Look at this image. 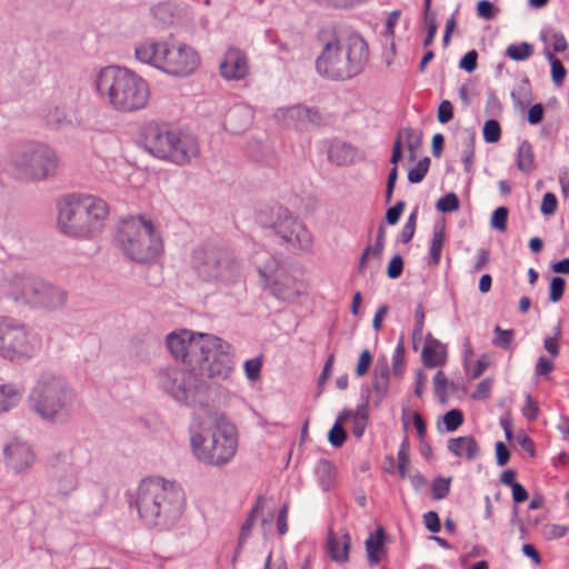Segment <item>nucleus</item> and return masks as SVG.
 I'll return each mask as SVG.
<instances>
[{
    "mask_svg": "<svg viewBox=\"0 0 569 569\" xmlns=\"http://www.w3.org/2000/svg\"><path fill=\"white\" fill-rule=\"evenodd\" d=\"M283 118L289 122L297 127L307 126V116L309 112V107L307 106H292L284 110H280Z\"/></svg>",
    "mask_w": 569,
    "mask_h": 569,
    "instance_id": "39",
    "label": "nucleus"
},
{
    "mask_svg": "<svg viewBox=\"0 0 569 569\" xmlns=\"http://www.w3.org/2000/svg\"><path fill=\"white\" fill-rule=\"evenodd\" d=\"M252 120L251 110L247 107H234L226 116L224 126L233 134L244 131Z\"/></svg>",
    "mask_w": 569,
    "mask_h": 569,
    "instance_id": "25",
    "label": "nucleus"
},
{
    "mask_svg": "<svg viewBox=\"0 0 569 569\" xmlns=\"http://www.w3.org/2000/svg\"><path fill=\"white\" fill-rule=\"evenodd\" d=\"M566 281L561 277H553L550 282L549 299L551 302H558L565 292Z\"/></svg>",
    "mask_w": 569,
    "mask_h": 569,
    "instance_id": "54",
    "label": "nucleus"
},
{
    "mask_svg": "<svg viewBox=\"0 0 569 569\" xmlns=\"http://www.w3.org/2000/svg\"><path fill=\"white\" fill-rule=\"evenodd\" d=\"M508 208L507 207H498L491 217V227L505 231L507 229V220H508Z\"/></svg>",
    "mask_w": 569,
    "mask_h": 569,
    "instance_id": "53",
    "label": "nucleus"
},
{
    "mask_svg": "<svg viewBox=\"0 0 569 569\" xmlns=\"http://www.w3.org/2000/svg\"><path fill=\"white\" fill-rule=\"evenodd\" d=\"M39 278L27 271L14 272L6 278L2 284L3 295L14 302L30 306Z\"/></svg>",
    "mask_w": 569,
    "mask_h": 569,
    "instance_id": "17",
    "label": "nucleus"
},
{
    "mask_svg": "<svg viewBox=\"0 0 569 569\" xmlns=\"http://www.w3.org/2000/svg\"><path fill=\"white\" fill-rule=\"evenodd\" d=\"M220 74L226 80H243L250 73L247 54L234 47H230L220 62Z\"/></svg>",
    "mask_w": 569,
    "mask_h": 569,
    "instance_id": "20",
    "label": "nucleus"
},
{
    "mask_svg": "<svg viewBox=\"0 0 569 569\" xmlns=\"http://www.w3.org/2000/svg\"><path fill=\"white\" fill-rule=\"evenodd\" d=\"M108 214V204L102 199L73 193L60 203L58 224L69 237L87 239L101 231Z\"/></svg>",
    "mask_w": 569,
    "mask_h": 569,
    "instance_id": "6",
    "label": "nucleus"
},
{
    "mask_svg": "<svg viewBox=\"0 0 569 569\" xmlns=\"http://www.w3.org/2000/svg\"><path fill=\"white\" fill-rule=\"evenodd\" d=\"M446 430L448 432L456 431L463 422L462 411L459 409H451L442 417Z\"/></svg>",
    "mask_w": 569,
    "mask_h": 569,
    "instance_id": "45",
    "label": "nucleus"
},
{
    "mask_svg": "<svg viewBox=\"0 0 569 569\" xmlns=\"http://www.w3.org/2000/svg\"><path fill=\"white\" fill-rule=\"evenodd\" d=\"M22 387L14 383L0 385V413L14 408L22 397Z\"/></svg>",
    "mask_w": 569,
    "mask_h": 569,
    "instance_id": "29",
    "label": "nucleus"
},
{
    "mask_svg": "<svg viewBox=\"0 0 569 569\" xmlns=\"http://www.w3.org/2000/svg\"><path fill=\"white\" fill-rule=\"evenodd\" d=\"M461 160L463 162L466 172L469 173L471 172L472 160L475 157V133L466 131L463 137L461 138Z\"/></svg>",
    "mask_w": 569,
    "mask_h": 569,
    "instance_id": "38",
    "label": "nucleus"
},
{
    "mask_svg": "<svg viewBox=\"0 0 569 569\" xmlns=\"http://www.w3.org/2000/svg\"><path fill=\"white\" fill-rule=\"evenodd\" d=\"M539 408L538 403L532 399L530 395L526 397V403L522 408V415L529 421H535L538 418Z\"/></svg>",
    "mask_w": 569,
    "mask_h": 569,
    "instance_id": "63",
    "label": "nucleus"
},
{
    "mask_svg": "<svg viewBox=\"0 0 569 569\" xmlns=\"http://www.w3.org/2000/svg\"><path fill=\"white\" fill-rule=\"evenodd\" d=\"M557 197L552 192H546L542 197L540 211L545 216H552L557 210Z\"/></svg>",
    "mask_w": 569,
    "mask_h": 569,
    "instance_id": "59",
    "label": "nucleus"
},
{
    "mask_svg": "<svg viewBox=\"0 0 569 569\" xmlns=\"http://www.w3.org/2000/svg\"><path fill=\"white\" fill-rule=\"evenodd\" d=\"M46 124L54 129L73 128L81 124V118L72 102L54 101L42 111Z\"/></svg>",
    "mask_w": 569,
    "mask_h": 569,
    "instance_id": "18",
    "label": "nucleus"
},
{
    "mask_svg": "<svg viewBox=\"0 0 569 569\" xmlns=\"http://www.w3.org/2000/svg\"><path fill=\"white\" fill-rule=\"evenodd\" d=\"M447 386L448 378L446 377L445 372L441 370L437 371L433 377V387L436 396L441 400H443L446 397Z\"/></svg>",
    "mask_w": 569,
    "mask_h": 569,
    "instance_id": "58",
    "label": "nucleus"
},
{
    "mask_svg": "<svg viewBox=\"0 0 569 569\" xmlns=\"http://www.w3.org/2000/svg\"><path fill=\"white\" fill-rule=\"evenodd\" d=\"M437 117L440 123H448L453 118V108L449 100L440 102Z\"/></svg>",
    "mask_w": 569,
    "mask_h": 569,
    "instance_id": "62",
    "label": "nucleus"
},
{
    "mask_svg": "<svg viewBox=\"0 0 569 569\" xmlns=\"http://www.w3.org/2000/svg\"><path fill=\"white\" fill-rule=\"evenodd\" d=\"M450 478L438 477L432 482V497L433 499H445L450 491Z\"/></svg>",
    "mask_w": 569,
    "mask_h": 569,
    "instance_id": "48",
    "label": "nucleus"
},
{
    "mask_svg": "<svg viewBox=\"0 0 569 569\" xmlns=\"http://www.w3.org/2000/svg\"><path fill=\"white\" fill-rule=\"evenodd\" d=\"M207 337L208 333L181 329L170 332L166 338V345L174 359L181 360L192 368V363H194V359Z\"/></svg>",
    "mask_w": 569,
    "mask_h": 569,
    "instance_id": "16",
    "label": "nucleus"
},
{
    "mask_svg": "<svg viewBox=\"0 0 569 569\" xmlns=\"http://www.w3.org/2000/svg\"><path fill=\"white\" fill-rule=\"evenodd\" d=\"M293 250L310 251L313 239L306 224L287 208L278 206L270 209V220H260Z\"/></svg>",
    "mask_w": 569,
    "mask_h": 569,
    "instance_id": "15",
    "label": "nucleus"
},
{
    "mask_svg": "<svg viewBox=\"0 0 569 569\" xmlns=\"http://www.w3.org/2000/svg\"><path fill=\"white\" fill-rule=\"evenodd\" d=\"M429 166H430V159L428 157H425L421 160H419V162L416 164V167L409 170L408 180L411 183L421 182L425 179V177L429 170Z\"/></svg>",
    "mask_w": 569,
    "mask_h": 569,
    "instance_id": "43",
    "label": "nucleus"
},
{
    "mask_svg": "<svg viewBox=\"0 0 569 569\" xmlns=\"http://www.w3.org/2000/svg\"><path fill=\"white\" fill-rule=\"evenodd\" d=\"M545 57L551 64V78L553 83L557 87L561 86L567 74L566 68L551 50H545Z\"/></svg>",
    "mask_w": 569,
    "mask_h": 569,
    "instance_id": "40",
    "label": "nucleus"
},
{
    "mask_svg": "<svg viewBox=\"0 0 569 569\" xmlns=\"http://www.w3.org/2000/svg\"><path fill=\"white\" fill-rule=\"evenodd\" d=\"M347 439V432L341 426V419H337L333 427L328 433V440L335 448H339L343 445Z\"/></svg>",
    "mask_w": 569,
    "mask_h": 569,
    "instance_id": "46",
    "label": "nucleus"
},
{
    "mask_svg": "<svg viewBox=\"0 0 569 569\" xmlns=\"http://www.w3.org/2000/svg\"><path fill=\"white\" fill-rule=\"evenodd\" d=\"M34 291L29 306L34 309L59 310L68 301V292L63 288L42 278H39Z\"/></svg>",
    "mask_w": 569,
    "mask_h": 569,
    "instance_id": "19",
    "label": "nucleus"
},
{
    "mask_svg": "<svg viewBox=\"0 0 569 569\" xmlns=\"http://www.w3.org/2000/svg\"><path fill=\"white\" fill-rule=\"evenodd\" d=\"M389 388V366L386 360L378 361L373 372L372 390L376 393L377 402H380L387 395Z\"/></svg>",
    "mask_w": 569,
    "mask_h": 569,
    "instance_id": "28",
    "label": "nucleus"
},
{
    "mask_svg": "<svg viewBox=\"0 0 569 569\" xmlns=\"http://www.w3.org/2000/svg\"><path fill=\"white\" fill-rule=\"evenodd\" d=\"M6 465L16 473L29 470L36 461L31 447L23 441L14 440L4 448Z\"/></svg>",
    "mask_w": 569,
    "mask_h": 569,
    "instance_id": "21",
    "label": "nucleus"
},
{
    "mask_svg": "<svg viewBox=\"0 0 569 569\" xmlns=\"http://www.w3.org/2000/svg\"><path fill=\"white\" fill-rule=\"evenodd\" d=\"M264 256L267 257L264 264H262L261 261L259 260V254L254 257V263L257 264V269L260 277L263 278L266 281H269L270 278L272 277L273 271H276L278 267V261L268 253H264Z\"/></svg>",
    "mask_w": 569,
    "mask_h": 569,
    "instance_id": "42",
    "label": "nucleus"
},
{
    "mask_svg": "<svg viewBox=\"0 0 569 569\" xmlns=\"http://www.w3.org/2000/svg\"><path fill=\"white\" fill-rule=\"evenodd\" d=\"M417 216L418 212L415 210L408 217L406 224L403 226L400 233V241L403 243H408L415 236L416 224H417Z\"/></svg>",
    "mask_w": 569,
    "mask_h": 569,
    "instance_id": "52",
    "label": "nucleus"
},
{
    "mask_svg": "<svg viewBox=\"0 0 569 569\" xmlns=\"http://www.w3.org/2000/svg\"><path fill=\"white\" fill-rule=\"evenodd\" d=\"M136 58L173 77H188L200 64L198 52L184 43H167L147 39L134 49Z\"/></svg>",
    "mask_w": 569,
    "mask_h": 569,
    "instance_id": "7",
    "label": "nucleus"
},
{
    "mask_svg": "<svg viewBox=\"0 0 569 569\" xmlns=\"http://www.w3.org/2000/svg\"><path fill=\"white\" fill-rule=\"evenodd\" d=\"M193 266L206 281L232 283L241 274L239 261L232 253L220 248H199L193 251Z\"/></svg>",
    "mask_w": 569,
    "mask_h": 569,
    "instance_id": "12",
    "label": "nucleus"
},
{
    "mask_svg": "<svg viewBox=\"0 0 569 569\" xmlns=\"http://www.w3.org/2000/svg\"><path fill=\"white\" fill-rule=\"evenodd\" d=\"M493 332L496 337L493 338L492 343L496 347L507 349L511 345L515 336L513 330H505L499 326H496Z\"/></svg>",
    "mask_w": 569,
    "mask_h": 569,
    "instance_id": "49",
    "label": "nucleus"
},
{
    "mask_svg": "<svg viewBox=\"0 0 569 569\" xmlns=\"http://www.w3.org/2000/svg\"><path fill=\"white\" fill-rule=\"evenodd\" d=\"M351 546V537L345 532L341 537L330 533L327 541V549L330 558L336 562H345L348 560L349 549Z\"/></svg>",
    "mask_w": 569,
    "mask_h": 569,
    "instance_id": "26",
    "label": "nucleus"
},
{
    "mask_svg": "<svg viewBox=\"0 0 569 569\" xmlns=\"http://www.w3.org/2000/svg\"><path fill=\"white\" fill-rule=\"evenodd\" d=\"M399 133H401V140L405 138L407 148L410 151L409 159L411 161H415L417 159V152L422 147V132L420 130L406 128L402 131H400Z\"/></svg>",
    "mask_w": 569,
    "mask_h": 569,
    "instance_id": "35",
    "label": "nucleus"
},
{
    "mask_svg": "<svg viewBox=\"0 0 569 569\" xmlns=\"http://www.w3.org/2000/svg\"><path fill=\"white\" fill-rule=\"evenodd\" d=\"M403 361H405V346L403 342L400 341L392 355V373L396 377H400L403 372Z\"/></svg>",
    "mask_w": 569,
    "mask_h": 569,
    "instance_id": "51",
    "label": "nucleus"
},
{
    "mask_svg": "<svg viewBox=\"0 0 569 569\" xmlns=\"http://www.w3.org/2000/svg\"><path fill=\"white\" fill-rule=\"evenodd\" d=\"M423 365L428 368H435L441 366L446 361L445 347L440 341L428 337L422 352H421Z\"/></svg>",
    "mask_w": 569,
    "mask_h": 569,
    "instance_id": "27",
    "label": "nucleus"
},
{
    "mask_svg": "<svg viewBox=\"0 0 569 569\" xmlns=\"http://www.w3.org/2000/svg\"><path fill=\"white\" fill-rule=\"evenodd\" d=\"M157 386L176 401L187 406L200 402L209 386L192 368L184 369L177 366L160 368L156 373Z\"/></svg>",
    "mask_w": 569,
    "mask_h": 569,
    "instance_id": "10",
    "label": "nucleus"
},
{
    "mask_svg": "<svg viewBox=\"0 0 569 569\" xmlns=\"http://www.w3.org/2000/svg\"><path fill=\"white\" fill-rule=\"evenodd\" d=\"M118 241L123 254L138 263L156 261L162 252V239L151 220L141 216L123 220Z\"/></svg>",
    "mask_w": 569,
    "mask_h": 569,
    "instance_id": "9",
    "label": "nucleus"
},
{
    "mask_svg": "<svg viewBox=\"0 0 569 569\" xmlns=\"http://www.w3.org/2000/svg\"><path fill=\"white\" fill-rule=\"evenodd\" d=\"M425 325V310L422 303H419L415 311V326L412 330V339L416 342L422 338Z\"/></svg>",
    "mask_w": 569,
    "mask_h": 569,
    "instance_id": "55",
    "label": "nucleus"
},
{
    "mask_svg": "<svg viewBox=\"0 0 569 569\" xmlns=\"http://www.w3.org/2000/svg\"><path fill=\"white\" fill-rule=\"evenodd\" d=\"M0 241L2 246H7L10 249L19 246L21 242V230L18 222L13 220H7L0 226Z\"/></svg>",
    "mask_w": 569,
    "mask_h": 569,
    "instance_id": "31",
    "label": "nucleus"
},
{
    "mask_svg": "<svg viewBox=\"0 0 569 569\" xmlns=\"http://www.w3.org/2000/svg\"><path fill=\"white\" fill-rule=\"evenodd\" d=\"M448 450L457 457L475 460L479 456V446L473 437L463 436L448 440Z\"/></svg>",
    "mask_w": 569,
    "mask_h": 569,
    "instance_id": "24",
    "label": "nucleus"
},
{
    "mask_svg": "<svg viewBox=\"0 0 569 569\" xmlns=\"http://www.w3.org/2000/svg\"><path fill=\"white\" fill-rule=\"evenodd\" d=\"M317 480L322 490L328 491L336 481V468L327 459H320L316 465Z\"/></svg>",
    "mask_w": 569,
    "mask_h": 569,
    "instance_id": "30",
    "label": "nucleus"
},
{
    "mask_svg": "<svg viewBox=\"0 0 569 569\" xmlns=\"http://www.w3.org/2000/svg\"><path fill=\"white\" fill-rule=\"evenodd\" d=\"M262 368L261 357L249 359L244 362V372L249 380L254 381L260 377Z\"/></svg>",
    "mask_w": 569,
    "mask_h": 569,
    "instance_id": "56",
    "label": "nucleus"
},
{
    "mask_svg": "<svg viewBox=\"0 0 569 569\" xmlns=\"http://www.w3.org/2000/svg\"><path fill=\"white\" fill-rule=\"evenodd\" d=\"M533 53V47L527 42L519 44H510L506 49V56L515 61H523L530 58Z\"/></svg>",
    "mask_w": 569,
    "mask_h": 569,
    "instance_id": "41",
    "label": "nucleus"
},
{
    "mask_svg": "<svg viewBox=\"0 0 569 569\" xmlns=\"http://www.w3.org/2000/svg\"><path fill=\"white\" fill-rule=\"evenodd\" d=\"M78 471L74 468H68L61 471L52 481L51 490L53 495L67 498L78 489Z\"/></svg>",
    "mask_w": 569,
    "mask_h": 569,
    "instance_id": "23",
    "label": "nucleus"
},
{
    "mask_svg": "<svg viewBox=\"0 0 569 569\" xmlns=\"http://www.w3.org/2000/svg\"><path fill=\"white\" fill-rule=\"evenodd\" d=\"M446 234L443 226H436L433 228L432 240L430 244V264L438 266L441 258V251L443 248Z\"/></svg>",
    "mask_w": 569,
    "mask_h": 569,
    "instance_id": "34",
    "label": "nucleus"
},
{
    "mask_svg": "<svg viewBox=\"0 0 569 569\" xmlns=\"http://www.w3.org/2000/svg\"><path fill=\"white\" fill-rule=\"evenodd\" d=\"M386 532L382 527H379L375 533H371L366 540V550L368 559L371 563H378L379 557L377 555L378 549L383 545Z\"/></svg>",
    "mask_w": 569,
    "mask_h": 569,
    "instance_id": "36",
    "label": "nucleus"
},
{
    "mask_svg": "<svg viewBox=\"0 0 569 569\" xmlns=\"http://www.w3.org/2000/svg\"><path fill=\"white\" fill-rule=\"evenodd\" d=\"M436 207L441 212L455 211L459 208V198L456 193L449 192L437 201Z\"/></svg>",
    "mask_w": 569,
    "mask_h": 569,
    "instance_id": "50",
    "label": "nucleus"
},
{
    "mask_svg": "<svg viewBox=\"0 0 569 569\" xmlns=\"http://www.w3.org/2000/svg\"><path fill=\"white\" fill-rule=\"evenodd\" d=\"M99 96L120 112H136L150 100L148 82L136 72L117 66L102 68L96 80Z\"/></svg>",
    "mask_w": 569,
    "mask_h": 569,
    "instance_id": "3",
    "label": "nucleus"
},
{
    "mask_svg": "<svg viewBox=\"0 0 569 569\" xmlns=\"http://www.w3.org/2000/svg\"><path fill=\"white\" fill-rule=\"evenodd\" d=\"M561 337V328L560 325L556 327V332L552 337L545 338L543 347L545 349L555 358L559 355V340Z\"/></svg>",
    "mask_w": 569,
    "mask_h": 569,
    "instance_id": "57",
    "label": "nucleus"
},
{
    "mask_svg": "<svg viewBox=\"0 0 569 569\" xmlns=\"http://www.w3.org/2000/svg\"><path fill=\"white\" fill-rule=\"evenodd\" d=\"M204 339L192 363V370L202 379H228L234 367L231 345L213 335H208Z\"/></svg>",
    "mask_w": 569,
    "mask_h": 569,
    "instance_id": "11",
    "label": "nucleus"
},
{
    "mask_svg": "<svg viewBox=\"0 0 569 569\" xmlns=\"http://www.w3.org/2000/svg\"><path fill=\"white\" fill-rule=\"evenodd\" d=\"M430 4L431 2H425L423 8V23L427 29V37L423 41L425 47H429L432 44L438 29L437 13L431 10Z\"/></svg>",
    "mask_w": 569,
    "mask_h": 569,
    "instance_id": "37",
    "label": "nucleus"
},
{
    "mask_svg": "<svg viewBox=\"0 0 569 569\" xmlns=\"http://www.w3.org/2000/svg\"><path fill=\"white\" fill-rule=\"evenodd\" d=\"M478 53L476 50L468 51L459 61V68L467 72H472L477 68Z\"/></svg>",
    "mask_w": 569,
    "mask_h": 569,
    "instance_id": "61",
    "label": "nucleus"
},
{
    "mask_svg": "<svg viewBox=\"0 0 569 569\" xmlns=\"http://www.w3.org/2000/svg\"><path fill=\"white\" fill-rule=\"evenodd\" d=\"M263 507H264V498L260 496V497H258V499L256 501V505L252 507V509L248 513V517H247L246 521L241 526V530H240V535H239V540H238L239 547H241L248 540V538L250 537L251 531H252V527H253V525L256 522V519H257V513L260 510H262Z\"/></svg>",
    "mask_w": 569,
    "mask_h": 569,
    "instance_id": "33",
    "label": "nucleus"
},
{
    "mask_svg": "<svg viewBox=\"0 0 569 569\" xmlns=\"http://www.w3.org/2000/svg\"><path fill=\"white\" fill-rule=\"evenodd\" d=\"M60 160L49 146L30 142L12 154V164L28 179L40 181L56 174Z\"/></svg>",
    "mask_w": 569,
    "mask_h": 569,
    "instance_id": "13",
    "label": "nucleus"
},
{
    "mask_svg": "<svg viewBox=\"0 0 569 569\" xmlns=\"http://www.w3.org/2000/svg\"><path fill=\"white\" fill-rule=\"evenodd\" d=\"M482 134L483 140L486 142H498L501 137V129L499 122L495 119L487 120L483 126Z\"/></svg>",
    "mask_w": 569,
    "mask_h": 569,
    "instance_id": "44",
    "label": "nucleus"
},
{
    "mask_svg": "<svg viewBox=\"0 0 569 569\" xmlns=\"http://www.w3.org/2000/svg\"><path fill=\"white\" fill-rule=\"evenodd\" d=\"M318 39L322 44L316 60L320 76L343 81L362 72L369 59V48L359 33L327 28L319 32Z\"/></svg>",
    "mask_w": 569,
    "mask_h": 569,
    "instance_id": "1",
    "label": "nucleus"
},
{
    "mask_svg": "<svg viewBox=\"0 0 569 569\" xmlns=\"http://www.w3.org/2000/svg\"><path fill=\"white\" fill-rule=\"evenodd\" d=\"M183 492L174 483L161 478L143 479L137 490L136 506L148 526H167L182 513Z\"/></svg>",
    "mask_w": 569,
    "mask_h": 569,
    "instance_id": "5",
    "label": "nucleus"
},
{
    "mask_svg": "<svg viewBox=\"0 0 569 569\" xmlns=\"http://www.w3.org/2000/svg\"><path fill=\"white\" fill-rule=\"evenodd\" d=\"M406 203L399 200L393 207L389 208L386 212V221L393 226L399 221L400 216L405 210Z\"/></svg>",
    "mask_w": 569,
    "mask_h": 569,
    "instance_id": "64",
    "label": "nucleus"
},
{
    "mask_svg": "<svg viewBox=\"0 0 569 569\" xmlns=\"http://www.w3.org/2000/svg\"><path fill=\"white\" fill-rule=\"evenodd\" d=\"M190 447L194 458L207 466L229 463L238 449L236 426L226 417H214L190 429Z\"/></svg>",
    "mask_w": 569,
    "mask_h": 569,
    "instance_id": "4",
    "label": "nucleus"
},
{
    "mask_svg": "<svg viewBox=\"0 0 569 569\" xmlns=\"http://www.w3.org/2000/svg\"><path fill=\"white\" fill-rule=\"evenodd\" d=\"M403 271V260L401 256L396 254L390 260L388 268H387V274L390 279H397L401 276Z\"/></svg>",
    "mask_w": 569,
    "mask_h": 569,
    "instance_id": "60",
    "label": "nucleus"
},
{
    "mask_svg": "<svg viewBox=\"0 0 569 569\" xmlns=\"http://www.w3.org/2000/svg\"><path fill=\"white\" fill-rule=\"evenodd\" d=\"M271 292L281 300L293 301L300 296L301 286L291 276L281 273L272 282Z\"/></svg>",
    "mask_w": 569,
    "mask_h": 569,
    "instance_id": "22",
    "label": "nucleus"
},
{
    "mask_svg": "<svg viewBox=\"0 0 569 569\" xmlns=\"http://www.w3.org/2000/svg\"><path fill=\"white\" fill-rule=\"evenodd\" d=\"M144 148L153 157L187 164L199 156L196 137L171 130L167 124L150 122L143 130Z\"/></svg>",
    "mask_w": 569,
    "mask_h": 569,
    "instance_id": "8",
    "label": "nucleus"
},
{
    "mask_svg": "<svg viewBox=\"0 0 569 569\" xmlns=\"http://www.w3.org/2000/svg\"><path fill=\"white\" fill-rule=\"evenodd\" d=\"M77 399V391L66 377L46 371L32 385L27 403L41 421L62 423L71 418Z\"/></svg>",
    "mask_w": 569,
    "mask_h": 569,
    "instance_id": "2",
    "label": "nucleus"
},
{
    "mask_svg": "<svg viewBox=\"0 0 569 569\" xmlns=\"http://www.w3.org/2000/svg\"><path fill=\"white\" fill-rule=\"evenodd\" d=\"M517 168L525 173L531 172L535 168V153L528 140H523L518 148Z\"/></svg>",
    "mask_w": 569,
    "mask_h": 569,
    "instance_id": "32",
    "label": "nucleus"
},
{
    "mask_svg": "<svg viewBox=\"0 0 569 569\" xmlns=\"http://www.w3.org/2000/svg\"><path fill=\"white\" fill-rule=\"evenodd\" d=\"M40 343L26 326L9 317H0V356L11 361L30 359Z\"/></svg>",
    "mask_w": 569,
    "mask_h": 569,
    "instance_id": "14",
    "label": "nucleus"
},
{
    "mask_svg": "<svg viewBox=\"0 0 569 569\" xmlns=\"http://www.w3.org/2000/svg\"><path fill=\"white\" fill-rule=\"evenodd\" d=\"M409 466V445L403 441L398 450V471L402 479L407 478Z\"/></svg>",
    "mask_w": 569,
    "mask_h": 569,
    "instance_id": "47",
    "label": "nucleus"
}]
</instances>
